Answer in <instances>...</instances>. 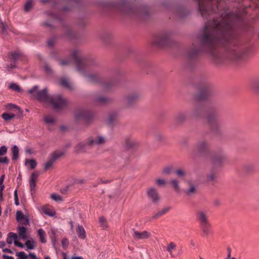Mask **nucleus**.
<instances>
[{
    "label": "nucleus",
    "mask_w": 259,
    "mask_h": 259,
    "mask_svg": "<svg viewBox=\"0 0 259 259\" xmlns=\"http://www.w3.org/2000/svg\"><path fill=\"white\" fill-rule=\"evenodd\" d=\"M216 178H217V176L214 174H211L209 175L208 176V179L210 181H213L214 180H215L216 179Z\"/></svg>",
    "instance_id": "obj_55"
},
{
    "label": "nucleus",
    "mask_w": 259,
    "mask_h": 259,
    "mask_svg": "<svg viewBox=\"0 0 259 259\" xmlns=\"http://www.w3.org/2000/svg\"><path fill=\"white\" fill-rule=\"evenodd\" d=\"M17 255L18 256V259H27L28 258L26 253L23 251L18 252Z\"/></svg>",
    "instance_id": "obj_41"
},
{
    "label": "nucleus",
    "mask_w": 259,
    "mask_h": 259,
    "mask_svg": "<svg viewBox=\"0 0 259 259\" xmlns=\"http://www.w3.org/2000/svg\"><path fill=\"white\" fill-rule=\"evenodd\" d=\"M252 88L255 91L259 90V80L254 81L252 84Z\"/></svg>",
    "instance_id": "obj_42"
},
{
    "label": "nucleus",
    "mask_w": 259,
    "mask_h": 259,
    "mask_svg": "<svg viewBox=\"0 0 259 259\" xmlns=\"http://www.w3.org/2000/svg\"><path fill=\"white\" fill-rule=\"evenodd\" d=\"M64 154L63 152L61 151H55L54 152L51 156L50 159H49L47 162L45 163V170L49 169L53 164L54 162L60 157Z\"/></svg>",
    "instance_id": "obj_10"
},
{
    "label": "nucleus",
    "mask_w": 259,
    "mask_h": 259,
    "mask_svg": "<svg viewBox=\"0 0 259 259\" xmlns=\"http://www.w3.org/2000/svg\"><path fill=\"white\" fill-rule=\"evenodd\" d=\"M29 186L30 189V191L32 194L35 192V187H36V182L29 181Z\"/></svg>",
    "instance_id": "obj_40"
},
{
    "label": "nucleus",
    "mask_w": 259,
    "mask_h": 259,
    "mask_svg": "<svg viewBox=\"0 0 259 259\" xmlns=\"http://www.w3.org/2000/svg\"><path fill=\"white\" fill-rule=\"evenodd\" d=\"M139 95L137 93H133L126 96L124 99V104L125 107H132L139 98Z\"/></svg>",
    "instance_id": "obj_9"
},
{
    "label": "nucleus",
    "mask_w": 259,
    "mask_h": 259,
    "mask_svg": "<svg viewBox=\"0 0 259 259\" xmlns=\"http://www.w3.org/2000/svg\"><path fill=\"white\" fill-rule=\"evenodd\" d=\"M198 10L203 17H206L212 13H216L219 11V5L221 2L218 0H197Z\"/></svg>",
    "instance_id": "obj_4"
},
{
    "label": "nucleus",
    "mask_w": 259,
    "mask_h": 259,
    "mask_svg": "<svg viewBox=\"0 0 259 259\" xmlns=\"http://www.w3.org/2000/svg\"><path fill=\"white\" fill-rule=\"evenodd\" d=\"M197 185L192 182H189L188 187L184 190V193L188 197H192L197 193Z\"/></svg>",
    "instance_id": "obj_12"
},
{
    "label": "nucleus",
    "mask_w": 259,
    "mask_h": 259,
    "mask_svg": "<svg viewBox=\"0 0 259 259\" xmlns=\"http://www.w3.org/2000/svg\"><path fill=\"white\" fill-rule=\"evenodd\" d=\"M13 241H14L11 238H9L8 236V238L7 239V242L8 243V244H12Z\"/></svg>",
    "instance_id": "obj_63"
},
{
    "label": "nucleus",
    "mask_w": 259,
    "mask_h": 259,
    "mask_svg": "<svg viewBox=\"0 0 259 259\" xmlns=\"http://www.w3.org/2000/svg\"><path fill=\"white\" fill-rule=\"evenodd\" d=\"M196 220L198 222L200 227L204 234H208L211 227L209 223L207 212L200 210L196 212Z\"/></svg>",
    "instance_id": "obj_5"
},
{
    "label": "nucleus",
    "mask_w": 259,
    "mask_h": 259,
    "mask_svg": "<svg viewBox=\"0 0 259 259\" xmlns=\"http://www.w3.org/2000/svg\"><path fill=\"white\" fill-rule=\"evenodd\" d=\"M125 144L127 147L132 148L135 145V142L130 140H127L125 142Z\"/></svg>",
    "instance_id": "obj_48"
},
{
    "label": "nucleus",
    "mask_w": 259,
    "mask_h": 259,
    "mask_svg": "<svg viewBox=\"0 0 259 259\" xmlns=\"http://www.w3.org/2000/svg\"><path fill=\"white\" fill-rule=\"evenodd\" d=\"M51 198L57 202H61L63 201L62 197L59 194L56 193H53L51 195Z\"/></svg>",
    "instance_id": "obj_32"
},
{
    "label": "nucleus",
    "mask_w": 259,
    "mask_h": 259,
    "mask_svg": "<svg viewBox=\"0 0 259 259\" xmlns=\"http://www.w3.org/2000/svg\"><path fill=\"white\" fill-rule=\"evenodd\" d=\"M148 197L154 203H157L160 199L157 190L154 188H150L147 190Z\"/></svg>",
    "instance_id": "obj_14"
},
{
    "label": "nucleus",
    "mask_w": 259,
    "mask_h": 259,
    "mask_svg": "<svg viewBox=\"0 0 259 259\" xmlns=\"http://www.w3.org/2000/svg\"><path fill=\"white\" fill-rule=\"evenodd\" d=\"M202 108L200 107H196L193 109L192 115L193 116H197L200 115L201 112Z\"/></svg>",
    "instance_id": "obj_33"
},
{
    "label": "nucleus",
    "mask_w": 259,
    "mask_h": 259,
    "mask_svg": "<svg viewBox=\"0 0 259 259\" xmlns=\"http://www.w3.org/2000/svg\"><path fill=\"white\" fill-rule=\"evenodd\" d=\"M156 183L159 186H163L166 184V181L164 179H159L156 181Z\"/></svg>",
    "instance_id": "obj_49"
},
{
    "label": "nucleus",
    "mask_w": 259,
    "mask_h": 259,
    "mask_svg": "<svg viewBox=\"0 0 259 259\" xmlns=\"http://www.w3.org/2000/svg\"><path fill=\"white\" fill-rule=\"evenodd\" d=\"M3 258L4 259H14V258L13 257L8 256L7 255H3Z\"/></svg>",
    "instance_id": "obj_64"
},
{
    "label": "nucleus",
    "mask_w": 259,
    "mask_h": 259,
    "mask_svg": "<svg viewBox=\"0 0 259 259\" xmlns=\"http://www.w3.org/2000/svg\"><path fill=\"white\" fill-rule=\"evenodd\" d=\"M4 179H5V175H2L0 178V185L3 184Z\"/></svg>",
    "instance_id": "obj_62"
},
{
    "label": "nucleus",
    "mask_w": 259,
    "mask_h": 259,
    "mask_svg": "<svg viewBox=\"0 0 259 259\" xmlns=\"http://www.w3.org/2000/svg\"><path fill=\"white\" fill-rule=\"evenodd\" d=\"M9 238H11L13 241L14 242L15 241V240H17V239H18V236L16 234L14 233H13V232H10L8 234V236Z\"/></svg>",
    "instance_id": "obj_45"
},
{
    "label": "nucleus",
    "mask_w": 259,
    "mask_h": 259,
    "mask_svg": "<svg viewBox=\"0 0 259 259\" xmlns=\"http://www.w3.org/2000/svg\"><path fill=\"white\" fill-rule=\"evenodd\" d=\"M76 232L79 238L84 239L86 237V232L84 228L80 225H78Z\"/></svg>",
    "instance_id": "obj_22"
},
{
    "label": "nucleus",
    "mask_w": 259,
    "mask_h": 259,
    "mask_svg": "<svg viewBox=\"0 0 259 259\" xmlns=\"http://www.w3.org/2000/svg\"><path fill=\"white\" fill-rule=\"evenodd\" d=\"M37 234L42 243H45L47 241L46 237V234L42 229H39L37 231Z\"/></svg>",
    "instance_id": "obj_24"
},
{
    "label": "nucleus",
    "mask_w": 259,
    "mask_h": 259,
    "mask_svg": "<svg viewBox=\"0 0 259 259\" xmlns=\"http://www.w3.org/2000/svg\"><path fill=\"white\" fill-rule=\"evenodd\" d=\"M19 150L18 147L14 145L12 148V160H16L19 157Z\"/></svg>",
    "instance_id": "obj_25"
},
{
    "label": "nucleus",
    "mask_w": 259,
    "mask_h": 259,
    "mask_svg": "<svg viewBox=\"0 0 259 259\" xmlns=\"http://www.w3.org/2000/svg\"><path fill=\"white\" fill-rule=\"evenodd\" d=\"M38 89L37 85H34L32 89L29 90L28 92L39 101L50 104L56 110L62 109L67 105V100L63 98L61 95L49 96L47 94V88L39 91H37Z\"/></svg>",
    "instance_id": "obj_2"
},
{
    "label": "nucleus",
    "mask_w": 259,
    "mask_h": 259,
    "mask_svg": "<svg viewBox=\"0 0 259 259\" xmlns=\"http://www.w3.org/2000/svg\"><path fill=\"white\" fill-rule=\"evenodd\" d=\"M133 237L136 240H142L149 238L151 234L148 231H144L143 232H139L135 230H133Z\"/></svg>",
    "instance_id": "obj_15"
},
{
    "label": "nucleus",
    "mask_w": 259,
    "mask_h": 259,
    "mask_svg": "<svg viewBox=\"0 0 259 259\" xmlns=\"http://www.w3.org/2000/svg\"><path fill=\"white\" fill-rule=\"evenodd\" d=\"M44 121L47 124H51L55 122V118L50 115H47L44 117Z\"/></svg>",
    "instance_id": "obj_31"
},
{
    "label": "nucleus",
    "mask_w": 259,
    "mask_h": 259,
    "mask_svg": "<svg viewBox=\"0 0 259 259\" xmlns=\"http://www.w3.org/2000/svg\"><path fill=\"white\" fill-rule=\"evenodd\" d=\"M18 234L19 238L26 240L29 238V235L26 229L24 226H19L18 227Z\"/></svg>",
    "instance_id": "obj_16"
},
{
    "label": "nucleus",
    "mask_w": 259,
    "mask_h": 259,
    "mask_svg": "<svg viewBox=\"0 0 259 259\" xmlns=\"http://www.w3.org/2000/svg\"><path fill=\"white\" fill-rule=\"evenodd\" d=\"M19 58V54L16 52H13L11 54L10 59L14 61H16Z\"/></svg>",
    "instance_id": "obj_44"
},
{
    "label": "nucleus",
    "mask_w": 259,
    "mask_h": 259,
    "mask_svg": "<svg viewBox=\"0 0 259 259\" xmlns=\"http://www.w3.org/2000/svg\"><path fill=\"white\" fill-rule=\"evenodd\" d=\"M207 122L212 131H217L220 126L217 117L214 114L209 115L207 117Z\"/></svg>",
    "instance_id": "obj_11"
},
{
    "label": "nucleus",
    "mask_w": 259,
    "mask_h": 259,
    "mask_svg": "<svg viewBox=\"0 0 259 259\" xmlns=\"http://www.w3.org/2000/svg\"><path fill=\"white\" fill-rule=\"evenodd\" d=\"M69 242L66 238H64L62 241V244L64 248H66L68 246Z\"/></svg>",
    "instance_id": "obj_54"
},
{
    "label": "nucleus",
    "mask_w": 259,
    "mask_h": 259,
    "mask_svg": "<svg viewBox=\"0 0 259 259\" xmlns=\"http://www.w3.org/2000/svg\"><path fill=\"white\" fill-rule=\"evenodd\" d=\"M8 151V148L6 146H2L0 148V156H3L5 155ZM9 159L7 157H0V163H8Z\"/></svg>",
    "instance_id": "obj_20"
},
{
    "label": "nucleus",
    "mask_w": 259,
    "mask_h": 259,
    "mask_svg": "<svg viewBox=\"0 0 259 259\" xmlns=\"http://www.w3.org/2000/svg\"><path fill=\"white\" fill-rule=\"evenodd\" d=\"M56 232H57V230L54 229H52L50 232V236L53 243H55V242L56 241Z\"/></svg>",
    "instance_id": "obj_39"
},
{
    "label": "nucleus",
    "mask_w": 259,
    "mask_h": 259,
    "mask_svg": "<svg viewBox=\"0 0 259 259\" xmlns=\"http://www.w3.org/2000/svg\"><path fill=\"white\" fill-rule=\"evenodd\" d=\"M71 55L75 61L77 70L87 78V81L91 83L99 82L101 77L98 73L86 74L83 72V69L86 66L85 61L80 56V52L77 50L73 51Z\"/></svg>",
    "instance_id": "obj_3"
},
{
    "label": "nucleus",
    "mask_w": 259,
    "mask_h": 259,
    "mask_svg": "<svg viewBox=\"0 0 259 259\" xmlns=\"http://www.w3.org/2000/svg\"><path fill=\"white\" fill-rule=\"evenodd\" d=\"M170 183L172 186L173 188L175 189L176 192H179L180 190V188L179 186V182L176 179H172L170 181Z\"/></svg>",
    "instance_id": "obj_27"
},
{
    "label": "nucleus",
    "mask_w": 259,
    "mask_h": 259,
    "mask_svg": "<svg viewBox=\"0 0 259 259\" xmlns=\"http://www.w3.org/2000/svg\"><path fill=\"white\" fill-rule=\"evenodd\" d=\"M99 223L101 224V226L103 228L107 227V224L105 218L103 217H101L99 219Z\"/></svg>",
    "instance_id": "obj_38"
},
{
    "label": "nucleus",
    "mask_w": 259,
    "mask_h": 259,
    "mask_svg": "<svg viewBox=\"0 0 259 259\" xmlns=\"http://www.w3.org/2000/svg\"><path fill=\"white\" fill-rule=\"evenodd\" d=\"M71 259H83L81 256L73 255L71 257Z\"/></svg>",
    "instance_id": "obj_61"
},
{
    "label": "nucleus",
    "mask_w": 259,
    "mask_h": 259,
    "mask_svg": "<svg viewBox=\"0 0 259 259\" xmlns=\"http://www.w3.org/2000/svg\"><path fill=\"white\" fill-rule=\"evenodd\" d=\"M169 209V207H166L162 208L161 211H158L155 214V215L154 216V218L157 219L159 218V217L161 216L162 215L167 212Z\"/></svg>",
    "instance_id": "obj_30"
},
{
    "label": "nucleus",
    "mask_w": 259,
    "mask_h": 259,
    "mask_svg": "<svg viewBox=\"0 0 259 259\" xmlns=\"http://www.w3.org/2000/svg\"><path fill=\"white\" fill-rule=\"evenodd\" d=\"M38 176V174L37 172H33L31 175L29 181L36 182Z\"/></svg>",
    "instance_id": "obj_47"
},
{
    "label": "nucleus",
    "mask_w": 259,
    "mask_h": 259,
    "mask_svg": "<svg viewBox=\"0 0 259 259\" xmlns=\"http://www.w3.org/2000/svg\"><path fill=\"white\" fill-rule=\"evenodd\" d=\"M70 60H67L62 61L60 64L61 65H67L70 63Z\"/></svg>",
    "instance_id": "obj_59"
},
{
    "label": "nucleus",
    "mask_w": 259,
    "mask_h": 259,
    "mask_svg": "<svg viewBox=\"0 0 259 259\" xmlns=\"http://www.w3.org/2000/svg\"><path fill=\"white\" fill-rule=\"evenodd\" d=\"M44 213L50 217H53L56 214V211L54 209L46 208L44 210Z\"/></svg>",
    "instance_id": "obj_36"
},
{
    "label": "nucleus",
    "mask_w": 259,
    "mask_h": 259,
    "mask_svg": "<svg viewBox=\"0 0 259 259\" xmlns=\"http://www.w3.org/2000/svg\"><path fill=\"white\" fill-rule=\"evenodd\" d=\"M175 172L176 175L180 178L183 177L185 175V171L181 169H177L175 171Z\"/></svg>",
    "instance_id": "obj_46"
},
{
    "label": "nucleus",
    "mask_w": 259,
    "mask_h": 259,
    "mask_svg": "<svg viewBox=\"0 0 259 259\" xmlns=\"http://www.w3.org/2000/svg\"><path fill=\"white\" fill-rule=\"evenodd\" d=\"M91 146L87 145V141L85 142H80L77 144L75 147V150L77 152H82L86 151Z\"/></svg>",
    "instance_id": "obj_21"
},
{
    "label": "nucleus",
    "mask_w": 259,
    "mask_h": 259,
    "mask_svg": "<svg viewBox=\"0 0 259 259\" xmlns=\"http://www.w3.org/2000/svg\"><path fill=\"white\" fill-rule=\"evenodd\" d=\"M176 243L173 242H170L166 246V250L169 253L171 257H175L180 255V253L175 254L173 252L176 250Z\"/></svg>",
    "instance_id": "obj_17"
},
{
    "label": "nucleus",
    "mask_w": 259,
    "mask_h": 259,
    "mask_svg": "<svg viewBox=\"0 0 259 259\" xmlns=\"http://www.w3.org/2000/svg\"><path fill=\"white\" fill-rule=\"evenodd\" d=\"M14 199H15V203L16 205H18L19 204V199L17 195V191L16 190L14 192Z\"/></svg>",
    "instance_id": "obj_52"
},
{
    "label": "nucleus",
    "mask_w": 259,
    "mask_h": 259,
    "mask_svg": "<svg viewBox=\"0 0 259 259\" xmlns=\"http://www.w3.org/2000/svg\"><path fill=\"white\" fill-rule=\"evenodd\" d=\"M106 141L105 137L98 135L89 138L87 139V145H90L92 147L95 146L102 145L105 144Z\"/></svg>",
    "instance_id": "obj_8"
},
{
    "label": "nucleus",
    "mask_w": 259,
    "mask_h": 259,
    "mask_svg": "<svg viewBox=\"0 0 259 259\" xmlns=\"http://www.w3.org/2000/svg\"><path fill=\"white\" fill-rule=\"evenodd\" d=\"M225 158V155L223 152H221L218 156V158L219 160L224 159Z\"/></svg>",
    "instance_id": "obj_60"
},
{
    "label": "nucleus",
    "mask_w": 259,
    "mask_h": 259,
    "mask_svg": "<svg viewBox=\"0 0 259 259\" xmlns=\"http://www.w3.org/2000/svg\"><path fill=\"white\" fill-rule=\"evenodd\" d=\"M209 147L210 145L208 141L206 140H201L197 143L196 149L199 152L204 153L209 149Z\"/></svg>",
    "instance_id": "obj_13"
},
{
    "label": "nucleus",
    "mask_w": 259,
    "mask_h": 259,
    "mask_svg": "<svg viewBox=\"0 0 259 259\" xmlns=\"http://www.w3.org/2000/svg\"><path fill=\"white\" fill-rule=\"evenodd\" d=\"M116 115L115 114H110L108 119V122L112 123V122L115 119Z\"/></svg>",
    "instance_id": "obj_51"
},
{
    "label": "nucleus",
    "mask_w": 259,
    "mask_h": 259,
    "mask_svg": "<svg viewBox=\"0 0 259 259\" xmlns=\"http://www.w3.org/2000/svg\"><path fill=\"white\" fill-rule=\"evenodd\" d=\"M14 244L16 246H18L21 248L24 247V245L21 242H19L17 240L14 241Z\"/></svg>",
    "instance_id": "obj_56"
},
{
    "label": "nucleus",
    "mask_w": 259,
    "mask_h": 259,
    "mask_svg": "<svg viewBox=\"0 0 259 259\" xmlns=\"http://www.w3.org/2000/svg\"><path fill=\"white\" fill-rule=\"evenodd\" d=\"M25 165L29 164L30 168L31 169H34L37 165V163L34 159L29 160L26 159L25 160Z\"/></svg>",
    "instance_id": "obj_26"
},
{
    "label": "nucleus",
    "mask_w": 259,
    "mask_h": 259,
    "mask_svg": "<svg viewBox=\"0 0 259 259\" xmlns=\"http://www.w3.org/2000/svg\"><path fill=\"white\" fill-rule=\"evenodd\" d=\"M227 251H228V254H227V256L226 258H229L231 257V249L230 247L229 246L227 247Z\"/></svg>",
    "instance_id": "obj_58"
},
{
    "label": "nucleus",
    "mask_w": 259,
    "mask_h": 259,
    "mask_svg": "<svg viewBox=\"0 0 259 259\" xmlns=\"http://www.w3.org/2000/svg\"><path fill=\"white\" fill-rule=\"evenodd\" d=\"M244 168L246 172H249L253 170L254 167L251 164H247L244 166Z\"/></svg>",
    "instance_id": "obj_43"
},
{
    "label": "nucleus",
    "mask_w": 259,
    "mask_h": 259,
    "mask_svg": "<svg viewBox=\"0 0 259 259\" xmlns=\"http://www.w3.org/2000/svg\"><path fill=\"white\" fill-rule=\"evenodd\" d=\"M2 117L5 120L8 121L14 118L15 115L14 114L5 113L2 114Z\"/></svg>",
    "instance_id": "obj_35"
},
{
    "label": "nucleus",
    "mask_w": 259,
    "mask_h": 259,
    "mask_svg": "<svg viewBox=\"0 0 259 259\" xmlns=\"http://www.w3.org/2000/svg\"><path fill=\"white\" fill-rule=\"evenodd\" d=\"M171 170V168L170 167H169V166L166 167L163 169L162 173L168 175L170 173Z\"/></svg>",
    "instance_id": "obj_50"
},
{
    "label": "nucleus",
    "mask_w": 259,
    "mask_h": 259,
    "mask_svg": "<svg viewBox=\"0 0 259 259\" xmlns=\"http://www.w3.org/2000/svg\"><path fill=\"white\" fill-rule=\"evenodd\" d=\"M61 84L63 87L67 88V89H68L69 90H71L73 89L72 83L66 78H62L61 79Z\"/></svg>",
    "instance_id": "obj_23"
},
{
    "label": "nucleus",
    "mask_w": 259,
    "mask_h": 259,
    "mask_svg": "<svg viewBox=\"0 0 259 259\" xmlns=\"http://www.w3.org/2000/svg\"><path fill=\"white\" fill-rule=\"evenodd\" d=\"M169 37L170 33L169 32H161L154 37L153 44L158 47L164 46L169 41Z\"/></svg>",
    "instance_id": "obj_6"
},
{
    "label": "nucleus",
    "mask_w": 259,
    "mask_h": 259,
    "mask_svg": "<svg viewBox=\"0 0 259 259\" xmlns=\"http://www.w3.org/2000/svg\"><path fill=\"white\" fill-rule=\"evenodd\" d=\"M93 115L92 112L86 110H79L75 113V117L77 120H83L86 121L92 119Z\"/></svg>",
    "instance_id": "obj_7"
},
{
    "label": "nucleus",
    "mask_w": 259,
    "mask_h": 259,
    "mask_svg": "<svg viewBox=\"0 0 259 259\" xmlns=\"http://www.w3.org/2000/svg\"><path fill=\"white\" fill-rule=\"evenodd\" d=\"M9 88L14 91L18 92H20L21 91V88H20V87L17 83H10L9 85Z\"/></svg>",
    "instance_id": "obj_28"
},
{
    "label": "nucleus",
    "mask_w": 259,
    "mask_h": 259,
    "mask_svg": "<svg viewBox=\"0 0 259 259\" xmlns=\"http://www.w3.org/2000/svg\"><path fill=\"white\" fill-rule=\"evenodd\" d=\"M16 220L18 222L21 223L22 224L27 225L29 223V220L25 217L22 211H17L16 212Z\"/></svg>",
    "instance_id": "obj_18"
},
{
    "label": "nucleus",
    "mask_w": 259,
    "mask_h": 259,
    "mask_svg": "<svg viewBox=\"0 0 259 259\" xmlns=\"http://www.w3.org/2000/svg\"><path fill=\"white\" fill-rule=\"evenodd\" d=\"M188 115L189 114L187 112H180L175 116V121L177 123L183 122L187 119Z\"/></svg>",
    "instance_id": "obj_19"
},
{
    "label": "nucleus",
    "mask_w": 259,
    "mask_h": 259,
    "mask_svg": "<svg viewBox=\"0 0 259 259\" xmlns=\"http://www.w3.org/2000/svg\"><path fill=\"white\" fill-rule=\"evenodd\" d=\"M6 107L9 109L16 108L18 110H20L19 107H18L17 105L13 104H9L6 106Z\"/></svg>",
    "instance_id": "obj_53"
},
{
    "label": "nucleus",
    "mask_w": 259,
    "mask_h": 259,
    "mask_svg": "<svg viewBox=\"0 0 259 259\" xmlns=\"http://www.w3.org/2000/svg\"><path fill=\"white\" fill-rule=\"evenodd\" d=\"M7 29H8L7 25L5 23H3L2 26V32L5 33V32H6L7 30Z\"/></svg>",
    "instance_id": "obj_57"
},
{
    "label": "nucleus",
    "mask_w": 259,
    "mask_h": 259,
    "mask_svg": "<svg viewBox=\"0 0 259 259\" xmlns=\"http://www.w3.org/2000/svg\"><path fill=\"white\" fill-rule=\"evenodd\" d=\"M219 13L221 14L220 20L213 19L206 24L201 37V46L199 48L193 47L188 53L189 57L201 51L210 50L215 46L227 43H230L227 53L231 59H242L246 57V48L237 41L231 42L235 36L233 23L239 19L240 16L233 12Z\"/></svg>",
    "instance_id": "obj_1"
},
{
    "label": "nucleus",
    "mask_w": 259,
    "mask_h": 259,
    "mask_svg": "<svg viewBox=\"0 0 259 259\" xmlns=\"http://www.w3.org/2000/svg\"><path fill=\"white\" fill-rule=\"evenodd\" d=\"M33 1L32 0L28 1L24 5V10L26 12H28L32 7Z\"/></svg>",
    "instance_id": "obj_34"
},
{
    "label": "nucleus",
    "mask_w": 259,
    "mask_h": 259,
    "mask_svg": "<svg viewBox=\"0 0 259 259\" xmlns=\"http://www.w3.org/2000/svg\"><path fill=\"white\" fill-rule=\"evenodd\" d=\"M97 101L100 104H105L109 101V99L105 97H101L97 99Z\"/></svg>",
    "instance_id": "obj_37"
},
{
    "label": "nucleus",
    "mask_w": 259,
    "mask_h": 259,
    "mask_svg": "<svg viewBox=\"0 0 259 259\" xmlns=\"http://www.w3.org/2000/svg\"><path fill=\"white\" fill-rule=\"evenodd\" d=\"M25 245L28 249H33L35 246V242L33 240H28L25 242Z\"/></svg>",
    "instance_id": "obj_29"
}]
</instances>
